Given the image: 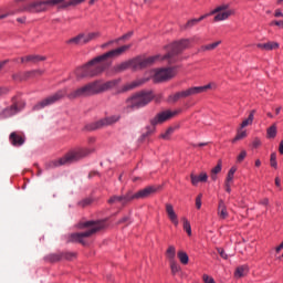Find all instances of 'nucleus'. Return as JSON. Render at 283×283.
I'll return each mask as SVG.
<instances>
[{
  "label": "nucleus",
  "mask_w": 283,
  "mask_h": 283,
  "mask_svg": "<svg viewBox=\"0 0 283 283\" xmlns=\"http://www.w3.org/2000/svg\"><path fill=\"white\" fill-rule=\"evenodd\" d=\"M181 220H182L184 231H186L187 235L191 238V222H189V219L185 217Z\"/></svg>",
  "instance_id": "36"
},
{
  "label": "nucleus",
  "mask_w": 283,
  "mask_h": 283,
  "mask_svg": "<svg viewBox=\"0 0 283 283\" xmlns=\"http://www.w3.org/2000/svg\"><path fill=\"white\" fill-rule=\"evenodd\" d=\"M63 258L65 260H74V258H76V253L65 252L62 254H50L49 256H46V260H48V262H61V260H63Z\"/></svg>",
  "instance_id": "17"
},
{
  "label": "nucleus",
  "mask_w": 283,
  "mask_h": 283,
  "mask_svg": "<svg viewBox=\"0 0 283 283\" xmlns=\"http://www.w3.org/2000/svg\"><path fill=\"white\" fill-rule=\"evenodd\" d=\"M17 21H18V23H25L27 18L25 17L18 18Z\"/></svg>",
  "instance_id": "55"
},
{
  "label": "nucleus",
  "mask_w": 283,
  "mask_h": 283,
  "mask_svg": "<svg viewBox=\"0 0 283 283\" xmlns=\"http://www.w3.org/2000/svg\"><path fill=\"white\" fill-rule=\"evenodd\" d=\"M74 75L77 80L90 78V73L87 71V64L76 67L74 71Z\"/></svg>",
  "instance_id": "25"
},
{
  "label": "nucleus",
  "mask_w": 283,
  "mask_h": 283,
  "mask_svg": "<svg viewBox=\"0 0 283 283\" xmlns=\"http://www.w3.org/2000/svg\"><path fill=\"white\" fill-rule=\"evenodd\" d=\"M9 140L13 147H21L25 143V137L21 133L13 132L10 134Z\"/></svg>",
  "instance_id": "20"
},
{
  "label": "nucleus",
  "mask_w": 283,
  "mask_h": 283,
  "mask_svg": "<svg viewBox=\"0 0 283 283\" xmlns=\"http://www.w3.org/2000/svg\"><path fill=\"white\" fill-rule=\"evenodd\" d=\"M217 216H219L220 220H227L229 218V212L227 211V205H224V200L220 199Z\"/></svg>",
  "instance_id": "24"
},
{
  "label": "nucleus",
  "mask_w": 283,
  "mask_h": 283,
  "mask_svg": "<svg viewBox=\"0 0 283 283\" xmlns=\"http://www.w3.org/2000/svg\"><path fill=\"white\" fill-rule=\"evenodd\" d=\"M235 171H238V169L235 167L230 168L228 176H227V182L233 181V176H235Z\"/></svg>",
  "instance_id": "40"
},
{
  "label": "nucleus",
  "mask_w": 283,
  "mask_h": 283,
  "mask_svg": "<svg viewBox=\"0 0 283 283\" xmlns=\"http://www.w3.org/2000/svg\"><path fill=\"white\" fill-rule=\"evenodd\" d=\"M217 251H218L219 255H220L223 260H229V255L227 254V252H224V249H222V248H217Z\"/></svg>",
  "instance_id": "42"
},
{
  "label": "nucleus",
  "mask_w": 283,
  "mask_h": 283,
  "mask_svg": "<svg viewBox=\"0 0 283 283\" xmlns=\"http://www.w3.org/2000/svg\"><path fill=\"white\" fill-rule=\"evenodd\" d=\"M93 202L94 200L92 198H85L78 202V206L85 208L90 207V205H92Z\"/></svg>",
  "instance_id": "39"
},
{
  "label": "nucleus",
  "mask_w": 283,
  "mask_h": 283,
  "mask_svg": "<svg viewBox=\"0 0 283 283\" xmlns=\"http://www.w3.org/2000/svg\"><path fill=\"white\" fill-rule=\"evenodd\" d=\"M130 48L132 44H125L91 60L88 63H86L88 77L93 78V76H99L104 70H107V63H105V61L108 59H118V56H123V54H125V52H127Z\"/></svg>",
  "instance_id": "4"
},
{
  "label": "nucleus",
  "mask_w": 283,
  "mask_h": 283,
  "mask_svg": "<svg viewBox=\"0 0 283 283\" xmlns=\"http://www.w3.org/2000/svg\"><path fill=\"white\" fill-rule=\"evenodd\" d=\"M144 83H147V80L142 78V80H136L134 82H130L126 85H124L120 90V92H129L132 90H136V87H140V85H144Z\"/></svg>",
  "instance_id": "23"
},
{
  "label": "nucleus",
  "mask_w": 283,
  "mask_h": 283,
  "mask_svg": "<svg viewBox=\"0 0 283 283\" xmlns=\"http://www.w3.org/2000/svg\"><path fill=\"white\" fill-rule=\"evenodd\" d=\"M8 92H10L9 88H7V87H0V96L3 95V94H8Z\"/></svg>",
  "instance_id": "51"
},
{
  "label": "nucleus",
  "mask_w": 283,
  "mask_h": 283,
  "mask_svg": "<svg viewBox=\"0 0 283 283\" xmlns=\"http://www.w3.org/2000/svg\"><path fill=\"white\" fill-rule=\"evenodd\" d=\"M189 45H191V42L189 40L177 41L166 46L167 54H157L148 57L136 56L134 59L124 61L115 65L113 70L116 74H120V72H126V70H133V72H138V70H145V67H149V65H154V63L163 61H168V63L171 65V63L178 62V54L187 50Z\"/></svg>",
  "instance_id": "1"
},
{
  "label": "nucleus",
  "mask_w": 283,
  "mask_h": 283,
  "mask_svg": "<svg viewBox=\"0 0 283 283\" xmlns=\"http://www.w3.org/2000/svg\"><path fill=\"white\" fill-rule=\"evenodd\" d=\"M226 191H227L228 193H231V186H229V184H227V186H226Z\"/></svg>",
  "instance_id": "62"
},
{
  "label": "nucleus",
  "mask_w": 283,
  "mask_h": 283,
  "mask_svg": "<svg viewBox=\"0 0 283 283\" xmlns=\"http://www.w3.org/2000/svg\"><path fill=\"white\" fill-rule=\"evenodd\" d=\"M8 63H10V60L0 61V70H3Z\"/></svg>",
  "instance_id": "50"
},
{
  "label": "nucleus",
  "mask_w": 283,
  "mask_h": 283,
  "mask_svg": "<svg viewBox=\"0 0 283 283\" xmlns=\"http://www.w3.org/2000/svg\"><path fill=\"white\" fill-rule=\"evenodd\" d=\"M83 2H85V0H36L18 9H9L7 12L0 14V21L1 19H8V17H14V14H19L20 12L41 14L42 12H48L50 8L65 10V8H70L72 6H81Z\"/></svg>",
  "instance_id": "3"
},
{
  "label": "nucleus",
  "mask_w": 283,
  "mask_h": 283,
  "mask_svg": "<svg viewBox=\"0 0 283 283\" xmlns=\"http://www.w3.org/2000/svg\"><path fill=\"white\" fill-rule=\"evenodd\" d=\"M178 76V67H163L156 69L154 71L153 81L154 83H165L167 81H171V78H176Z\"/></svg>",
  "instance_id": "9"
},
{
  "label": "nucleus",
  "mask_w": 283,
  "mask_h": 283,
  "mask_svg": "<svg viewBox=\"0 0 283 283\" xmlns=\"http://www.w3.org/2000/svg\"><path fill=\"white\" fill-rule=\"evenodd\" d=\"M129 220V217H124L118 221V224H123V222H127Z\"/></svg>",
  "instance_id": "56"
},
{
  "label": "nucleus",
  "mask_w": 283,
  "mask_h": 283,
  "mask_svg": "<svg viewBox=\"0 0 283 283\" xmlns=\"http://www.w3.org/2000/svg\"><path fill=\"white\" fill-rule=\"evenodd\" d=\"M48 57L43 55H36V54H31L27 56L20 57V63L25 64V63H41V61H46Z\"/></svg>",
  "instance_id": "21"
},
{
  "label": "nucleus",
  "mask_w": 283,
  "mask_h": 283,
  "mask_svg": "<svg viewBox=\"0 0 283 283\" xmlns=\"http://www.w3.org/2000/svg\"><path fill=\"white\" fill-rule=\"evenodd\" d=\"M274 17H276V18L282 17V18H283V13H282V11L276 10V11L274 12Z\"/></svg>",
  "instance_id": "54"
},
{
  "label": "nucleus",
  "mask_w": 283,
  "mask_h": 283,
  "mask_svg": "<svg viewBox=\"0 0 283 283\" xmlns=\"http://www.w3.org/2000/svg\"><path fill=\"white\" fill-rule=\"evenodd\" d=\"M270 25H277L279 28H283V21H272Z\"/></svg>",
  "instance_id": "49"
},
{
  "label": "nucleus",
  "mask_w": 283,
  "mask_h": 283,
  "mask_svg": "<svg viewBox=\"0 0 283 283\" xmlns=\"http://www.w3.org/2000/svg\"><path fill=\"white\" fill-rule=\"evenodd\" d=\"M211 14H213V11H210L208 14H203L198 19L188 20V22L184 27L185 30H188L189 28H193V25H198L200 21H205V19H207V17H211Z\"/></svg>",
  "instance_id": "27"
},
{
  "label": "nucleus",
  "mask_w": 283,
  "mask_h": 283,
  "mask_svg": "<svg viewBox=\"0 0 283 283\" xmlns=\"http://www.w3.org/2000/svg\"><path fill=\"white\" fill-rule=\"evenodd\" d=\"M270 166L273 167V169H277V154L272 153L270 155Z\"/></svg>",
  "instance_id": "38"
},
{
  "label": "nucleus",
  "mask_w": 283,
  "mask_h": 283,
  "mask_svg": "<svg viewBox=\"0 0 283 283\" xmlns=\"http://www.w3.org/2000/svg\"><path fill=\"white\" fill-rule=\"evenodd\" d=\"M67 45H87L90 41L87 40V33H80L74 38L66 41Z\"/></svg>",
  "instance_id": "18"
},
{
  "label": "nucleus",
  "mask_w": 283,
  "mask_h": 283,
  "mask_svg": "<svg viewBox=\"0 0 283 283\" xmlns=\"http://www.w3.org/2000/svg\"><path fill=\"white\" fill-rule=\"evenodd\" d=\"M176 116V112L165 111L159 114L155 118L150 120L151 125H158L160 123H165V120H169V118H174Z\"/></svg>",
  "instance_id": "15"
},
{
  "label": "nucleus",
  "mask_w": 283,
  "mask_h": 283,
  "mask_svg": "<svg viewBox=\"0 0 283 283\" xmlns=\"http://www.w3.org/2000/svg\"><path fill=\"white\" fill-rule=\"evenodd\" d=\"M279 154H281V156H283V139L279 144Z\"/></svg>",
  "instance_id": "52"
},
{
  "label": "nucleus",
  "mask_w": 283,
  "mask_h": 283,
  "mask_svg": "<svg viewBox=\"0 0 283 283\" xmlns=\"http://www.w3.org/2000/svg\"><path fill=\"white\" fill-rule=\"evenodd\" d=\"M169 266L172 275H178L182 271V268H180V264L176 260L169 261Z\"/></svg>",
  "instance_id": "32"
},
{
  "label": "nucleus",
  "mask_w": 283,
  "mask_h": 283,
  "mask_svg": "<svg viewBox=\"0 0 283 283\" xmlns=\"http://www.w3.org/2000/svg\"><path fill=\"white\" fill-rule=\"evenodd\" d=\"M177 256H178V260H179V262H180L181 264H184V265L189 264V254H187V252H185V251H179V252L177 253Z\"/></svg>",
  "instance_id": "35"
},
{
  "label": "nucleus",
  "mask_w": 283,
  "mask_h": 283,
  "mask_svg": "<svg viewBox=\"0 0 283 283\" xmlns=\"http://www.w3.org/2000/svg\"><path fill=\"white\" fill-rule=\"evenodd\" d=\"M90 154H94V148L76 147L69 150L62 158L53 161V167H61L63 165H72V163H78L83 158H87Z\"/></svg>",
  "instance_id": "6"
},
{
  "label": "nucleus",
  "mask_w": 283,
  "mask_h": 283,
  "mask_svg": "<svg viewBox=\"0 0 283 283\" xmlns=\"http://www.w3.org/2000/svg\"><path fill=\"white\" fill-rule=\"evenodd\" d=\"M24 108H25V101L20 99L14 102V98H13V104L7 107L3 111V114L4 116H14V114H19V112H21V109H24Z\"/></svg>",
  "instance_id": "13"
},
{
  "label": "nucleus",
  "mask_w": 283,
  "mask_h": 283,
  "mask_svg": "<svg viewBox=\"0 0 283 283\" xmlns=\"http://www.w3.org/2000/svg\"><path fill=\"white\" fill-rule=\"evenodd\" d=\"M249 273V265L238 266L234 271V277L240 279L244 277Z\"/></svg>",
  "instance_id": "28"
},
{
  "label": "nucleus",
  "mask_w": 283,
  "mask_h": 283,
  "mask_svg": "<svg viewBox=\"0 0 283 283\" xmlns=\"http://www.w3.org/2000/svg\"><path fill=\"white\" fill-rule=\"evenodd\" d=\"M158 189L156 186H147L146 188L137 191L136 193H133L132 191H128L125 196H114L108 199V205H114V202H130V200H145V198H149L150 196H154Z\"/></svg>",
  "instance_id": "7"
},
{
  "label": "nucleus",
  "mask_w": 283,
  "mask_h": 283,
  "mask_svg": "<svg viewBox=\"0 0 283 283\" xmlns=\"http://www.w3.org/2000/svg\"><path fill=\"white\" fill-rule=\"evenodd\" d=\"M130 36H134V31H129L126 34L115 39V40H111L108 42H105L101 45L102 50H107V48H109V45H114V43H120V41H129Z\"/></svg>",
  "instance_id": "19"
},
{
  "label": "nucleus",
  "mask_w": 283,
  "mask_h": 283,
  "mask_svg": "<svg viewBox=\"0 0 283 283\" xmlns=\"http://www.w3.org/2000/svg\"><path fill=\"white\" fill-rule=\"evenodd\" d=\"M190 180H191V185L193 187H198V185H200V182H207V180H209V176L207 175V172H201L199 175H190Z\"/></svg>",
  "instance_id": "22"
},
{
  "label": "nucleus",
  "mask_w": 283,
  "mask_h": 283,
  "mask_svg": "<svg viewBox=\"0 0 283 283\" xmlns=\"http://www.w3.org/2000/svg\"><path fill=\"white\" fill-rule=\"evenodd\" d=\"M213 21L220 23L229 20L230 17H235V9H230L229 4L223 3L213 10Z\"/></svg>",
  "instance_id": "10"
},
{
  "label": "nucleus",
  "mask_w": 283,
  "mask_h": 283,
  "mask_svg": "<svg viewBox=\"0 0 283 283\" xmlns=\"http://www.w3.org/2000/svg\"><path fill=\"white\" fill-rule=\"evenodd\" d=\"M207 90H211V84H207L205 86H192L184 91V93L186 95V98H189V96H197V94H203V92H207Z\"/></svg>",
  "instance_id": "16"
},
{
  "label": "nucleus",
  "mask_w": 283,
  "mask_h": 283,
  "mask_svg": "<svg viewBox=\"0 0 283 283\" xmlns=\"http://www.w3.org/2000/svg\"><path fill=\"white\" fill-rule=\"evenodd\" d=\"M268 138H275L277 136V125L273 124L266 129Z\"/></svg>",
  "instance_id": "37"
},
{
  "label": "nucleus",
  "mask_w": 283,
  "mask_h": 283,
  "mask_svg": "<svg viewBox=\"0 0 283 283\" xmlns=\"http://www.w3.org/2000/svg\"><path fill=\"white\" fill-rule=\"evenodd\" d=\"M247 158V150H242L237 157L238 163H242Z\"/></svg>",
  "instance_id": "43"
},
{
  "label": "nucleus",
  "mask_w": 283,
  "mask_h": 283,
  "mask_svg": "<svg viewBox=\"0 0 283 283\" xmlns=\"http://www.w3.org/2000/svg\"><path fill=\"white\" fill-rule=\"evenodd\" d=\"M256 48H259V50H265V52H271L272 50H277L280 48V43L277 42L258 43Z\"/></svg>",
  "instance_id": "26"
},
{
  "label": "nucleus",
  "mask_w": 283,
  "mask_h": 283,
  "mask_svg": "<svg viewBox=\"0 0 283 283\" xmlns=\"http://www.w3.org/2000/svg\"><path fill=\"white\" fill-rule=\"evenodd\" d=\"M45 74L44 70L36 69V70H31V71H25V72H20L13 74L12 78L13 81H30V78H39V76H43Z\"/></svg>",
  "instance_id": "12"
},
{
  "label": "nucleus",
  "mask_w": 283,
  "mask_h": 283,
  "mask_svg": "<svg viewBox=\"0 0 283 283\" xmlns=\"http://www.w3.org/2000/svg\"><path fill=\"white\" fill-rule=\"evenodd\" d=\"M261 165H262V161H260V159H256L255 160V167H261Z\"/></svg>",
  "instance_id": "63"
},
{
  "label": "nucleus",
  "mask_w": 283,
  "mask_h": 283,
  "mask_svg": "<svg viewBox=\"0 0 283 283\" xmlns=\"http://www.w3.org/2000/svg\"><path fill=\"white\" fill-rule=\"evenodd\" d=\"M260 145H262V140H260V138L255 137L253 140H252V147L254 149H258V147H260Z\"/></svg>",
  "instance_id": "44"
},
{
  "label": "nucleus",
  "mask_w": 283,
  "mask_h": 283,
  "mask_svg": "<svg viewBox=\"0 0 283 283\" xmlns=\"http://www.w3.org/2000/svg\"><path fill=\"white\" fill-rule=\"evenodd\" d=\"M119 83H120V80H112L108 82H103V80H97L69 94H67V88H63L57 91L55 94L50 95L49 97L39 102L33 107V109H43V107L54 105V103H59V101H63L65 96H67L70 101H74V98H81L83 96H96V94H103V92H108V90H114V87H116V85H118Z\"/></svg>",
  "instance_id": "2"
},
{
  "label": "nucleus",
  "mask_w": 283,
  "mask_h": 283,
  "mask_svg": "<svg viewBox=\"0 0 283 283\" xmlns=\"http://www.w3.org/2000/svg\"><path fill=\"white\" fill-rule=\"evenodd\" d=\"M180 98H187V96L185 95V91H180V92H177L172 95H169L168 102L169 103H176V102L180 101Z\"/></svg>",
  "instance_id": "30"
},
{
  "label": "nucleus",
  "mask_w": 283,
  "mask_h": 283,
  "mask_svg": "<svg viewBox=\"0 0 283 283\" xmlns=\"http://www.w3.org/2000/svg\"><path fill=\"white\" fill-rule=\"evenodd\" d=\"M280 112H282V106H277V107L275 108V115H276V116H280Z\"/></svg>",
  "instance_id": "57"
},
{
  "label": "nucleus",
  "mask_w": 283,
  "mask_h": 283,
  "mask_svg": "<svg viewBox=\"0 0 283 283\" xmlns=\"http://www.w3.org/2000/svg\"><path fill=\"white\" fill-rule=\"evenodd\" d=\"M222 171V160H219L217 166L213 169V174H220Z\"/></svg>",
  "instance_id": "45"
},
{
  "label": "nucleus",
  "mask_w": 283,
  "mask_h": 283,
  "mask_svg": "<svg viewBox=\"0 0 283 283\" xmlns=\"http://www.w3.org/2000/svg\"><path fill=\"white\" fill-rule=\"evenodd\" d=\"M86 36H87L88 43H92V41H96L101 39V36H103V33H101V31H92V32H87Z\"/></svg>",
  "instance_id": "33"
},
{
  "label": "nucleus",
  "mask_w": 283,
  "mask_h": 283,
  "mask_svg": "<svg viewBox=\"0 0 283 283\" xmlns=\"http://www.w3.org/2000/svg\"><path fill=\"white\" fill-rule=\"evenodd\" d=\"M283 249V242L279 247H276L275 251L276 253H280V251Z\"/></svg>",
  "instance_id": "58"
},
{
  "label": "nucleus",
  "mask_w": 283,
  "mask_h": 283,
  "mask_svg": "<svg viewBox=\"0 0 283 283\" xmlns=\"http://www.w3.org/2000/svg\"><path fill=\"white\" fill-rule=\"evenodd\" d=\"M105 223L101 221H86L78 224L80 229H86L84 232H76L71 234V242H77L78 244H87V238H91V235H94V233L101 231V229H104Z\"/></svg>",
  "instance_id": "5"
},
{
  "label": "nucleus",
  "mask_w": 283,
  "mask_h": 283,
  "mask_svg": "<svg viewBox=\"0 0 283 283\" xmlns=\"http://www.w3.org/2000/svg\"><path fill=\"white\" fill-rule=\"evenodd\" d=\"M260 205H263L264 207H268L269 205V198H264L263 200L260 201Z\"/></svg>",
  "instance_id": "53"
},
{
  "label": "nucleus",
  "mask_w": 283,
  "mask_h": 283,
  "mask_svg": "<svg viewBox=\"0 0 283 283\" xmlns=\"http://www.w3.org/2000/svg\"><path fill=\"white\" fill-rule=\"evenodd\" d=\"M166 258L169 262L176 261V247L169 245L166 250Z\"/></svg>",
  "instance_id": "29"
},
{
  "label": "nucleus",
  "mask_w": 283,
  "mask_h": 283,
  "mask_svg": "<svg viewBox=\"0 0 283 283\" xmlns=\"http://www.w3.org/2000/svg\"><path fill=\"white\" fill-rule=\"evenodd\" d=\"M88 143L92 145L96 143V137H88Z\"/></svg>",
  "instance_id": "59"
},
{
  "label": "nucleus",
  "mask_w": 283,
  "mask_h": 283,
  "mask_svg": "<svg viewBox=\"0 0 283 283\" xmlns=\"http://www.w3.org/2000/svg\"><path fill=\"white\" fill-rule=\"evenodd\" d=\"M25 1H28V0H14L13 7H17L18 3H23Z\"/></svg>",
  "instance_id": "61"
},
{
  "label": "nucleus",
  "mask_w": 283,
  "mask_h": 283,
  "mask_svg": "<svg viewBox=\"0 0 283 283\" xmlns=\"http://www.w3.org/2000/svg\"><path fill=\"white\" fill-rule=\"evenodd\" d=\"M154 101L153 91H142L126 99L127 109H140Z\"/></svg>",
  "instance_id": "8"
},
{
  "label": "nucleus",
  "mask_w": 283,
  "mask_h": 283,
  "mask_svg": "<svg viewBox=\"0 0 283 283\" xmlns=\"http://www.w3.org/2000/svg\"><path fill=\"white\" fill-rule=\"evenodd\" d=\"M220 43H222V41H220V40L217 41V42H214V43H213V48H218V45H220Z\"/></svg>",
  "instance_id": "64"
},
{
  "label": "nucleus",
  "mask_w": 283,
  "mask_h": 283,
  "mask_svg": "<svg viewBox=\"0 0 283 283\" xmlns=\"http://www.w3.org/2000/svg\"><path fill=\"white\" fill-rule=\"evenodd\" d=\"M171 134H174V128H168L164 134L160 135V138L164 140H169Z\"/></svg>",
  "instance_id": "41"
},
{
  "label": "nucleus",
  "mask_w": 283,
  "mask_h": 283,
  "mask_svg": "<svg viewBox=\"0 0 283 283\" xmlns=\"http://www.w3.org/2000/svg\"><path fill=\"white\" fill-rule=\"evenodd\" d=\"M154 98L156 103H160V98H163V95H157V96L154 95Z\"/></svg>",
  "instance_id": "60"
},
{
  "label": "nucleus",
  "mask_w": 283,
  "mask_h": 283,
  "mask_svg": "<svg viewBox=\"0 0 283 283\" xmlns=\"http://www.w3.org/2000/svg\"><path fill=\"white\" fill-rule=\"evenodd\" d=\"M120 120V115H112L105 118H102L95 123L88 124L86 129L88 132H94L96 129H103V127H109V125H114Z\"/></svg>",
  "instance_id": "11"
},
{
  "label": "nucleus",
  "mask_w": 283,
  "mask_h": 283,
  "mask_svg": "<svg viewBox=\"0 0 283 283\" xmlns=\"http://www.w3.org/2000/svg\"><path fill=\"white\" fill-rule=\"evenodd\" d=\"M165 209L168 220L174 224V227H178L180 224V220L178 219V213H176L174 205L166 203Z\"/></svg>",
  "instance_id": "14"
},
{
  "label": "nucleus",
  "mask_w": 283,
  "mask_h": 283,
  "mask_svg": "<svg viewBox=\"0 0 283 283\" xmlns=\"http://www.w3.org/2000/svg\"><path fill=\"white\" fill-rule=\"evenodd\" d=\"M248 134L247 130H243V128H238L235 137L232 139V143H238V140H244L247 138Z\"/></svg>",
  "instance_id": "34"
},
{
  "label": "nucleus",
  "mask_w": 283,
  "mask_h": 283,
  "mask_svg": "<svg viewBox=\"0 0 283 283\" xmlns=\"http://www.w3.org/2000/svg\"><path fill=\"white\" fill-rule=\"evenodd\" d=\"M255 116V111H251L248 118L244 119L241 125H240V128L241 129H244V127H249V125H253V118Z\"/></svg>",
  "instance_id": "31"
},
{
  "label": "nucleus",
  "mask_w": 283,
  "mask_h": 283,
  "mask_svg": "<svg viewBox=\"0 0 283 283\" xmlns=\"http://www.w3.org/2000/svg\"><path fill=\"white\" fill-rule=\"evenodd\" d=\"M202 207V195H199L197 198H196V208L197 209H201Z\"/></svg>",
  "instance_id": "46"
},
{
  "label": "nucleus",
  "mask_w": 283,
  "mask_h": 283,
  "mask_svg": "<svg viewBox=\"0 0 283 283\" xmlns=\"http://www.w3.org/2000/svg\"><path fill=\"white\" fill-rule=\"evenodd\" d=\"M274 182H275V187H279V189L282 190V184H281L280 177H275Z\"/></svg>",
  "instance_id": "48"
},
{
  "label": "nucleus",
  "mask_w": 283,
  "mask_h": 283,
  "mask_svg": "<svg viewBox=\"0 0 283 283\" xmlns=\"http://www.w3.org/2000/svg\"><path fill=\"white\" fill-rule=\"evenodd\" d=\"M202 281L205 283H213V277L209 276V274H203Z\"/></svg>",
  "instance_id": "47"
}]
</instances>
